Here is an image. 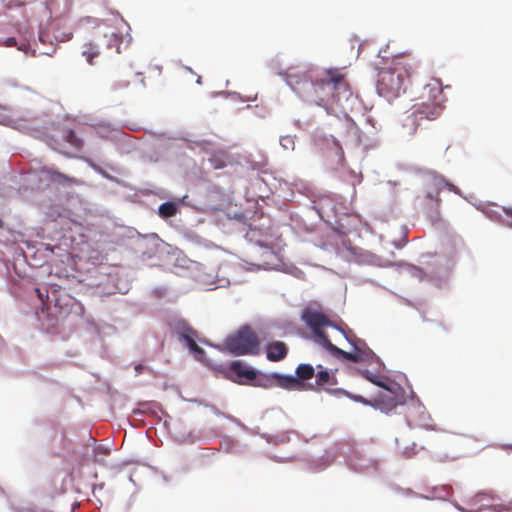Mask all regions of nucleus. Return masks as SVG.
<instances>
[{"mask_svg":"<svg viewBox=\"0 0 512 512\" xmlns=\"http://www.w3.org/2000/svg\"><path fill=\"white\" fill-rule=\"evenodd\" d=\"M427 91L429 102L414 104L403 119V127L408 134H414L424 120L433 121L440 117L444 110L443 92L439 84H428L424 87Z\"/></svg>","mask_w":512,"mask_h":512,"instance_id":"nucleus-3","label":"nucleus"},{"mask_svg":"<svg viewBox=\"0 0 512 512\" xmlns=\"http://www.w3.org/2000/svg\"><path fill=\"white\" fill-rule=\"evenodd\" d=\"M1 44H3L6 47H14L17 46L18 50L26 51L27 45L26 44H20L17 45V41L14 37H8L6 38Z\"/></svg>","mask_w":512,"mask_h":512,"instance_id":"nucleus-21","label":"nucleus"},{"mask_svg":"<svg viewBox=\"0 0 512 512\" xmlns=\"http://www.w3.org/2000/svg\"><path fill=\"white\" fill-rule=\"evenodd\" d=\"M121 43L122 37L118 34L113 32L110 34H104L85 44L83 55L89 64H94V58L100 56L102 51L114 50L116 53H120Z\"/></svg>","mask_w":512,"mask_h":512,"instance_id":"nucleus-7","label":"nucleus"},{"mask_svg":"<svg viewBox=\"0 0 512 512\" xmlns=\"http://www.w3.org/2000/svg\"><path fill=\"white\" fill-rule=\"evenodd\" d=\"M178 334L180 340L185 341L187 347L197 358L204 354V350L196 343L195 339L197 337V333L195 330L187 326L185 323H181Z\"/></svg>","mask_w":512,"mask_h":512,"instance_id":"nucleus-13","label":"nucleus"},{"mask_svg":"<svg viewBox=\"0 0 512 512\" xmlns=\"http://www.w3.org/2000/svg\"><path fill=\"white\" fill-rule=\"evenodd\" d=\"M287 83L305 101L324 107L341 104L343 99L348 100L352 95L348 83L338 70L302 74L290 71Z\"/></svg>","mask_w":512,"mask_h":512,"instance_id":"nucleus-1","label":"nucleus"},{"mask_svg":"<svg viewBox=\"0 0 512 512\" xmlns=\"http://www.w3.org/2000/svg\"><path fill=\"white\" fill-rule=\"evenodd\" d=\"M301 319L312 330L315 342L328 351L333 343L323 330L325 327L332 325L327 315L321 311L306 307L302 311Z\"/></svg>","mask_w":512,"mask_h":512,"instance_id":"nucleus-6","label":"nucleus"},{"mask_svg":"<svg viewBox=\"0 0 512 512\" xmlns=\"http://www.w3.org/2000/svg\"><path fill=\"white\" fill-rule=\"evenodd\" d=\"M36 292L48 313L56 319L69 315L76 305L75 298L58 284H48L37 288Z\"/></svg>","mask_w":512,"mask_h":512,"instance_id":"nucleus-4","label":"nucleus"},{"mask_svg":"<svg viewBox=\"0 0 512 512\" xmlns=\"http://www.w3.org/2000/svg\"><path fill=\"white\" fill-rule=\"evenodd\" d=\"M64 1V4H65V12H68L70 11L72 5H73V0H63Z\"/></svg>","mask_w":512,"mask_h":512,"instance_id":"nucleus-23","label":"nucleus"},{"mask_svg":"<svg viewBox=\"0 0 512 512\" xmlns=\"http://www.w3.org/2000/svg\"><path fill=\"white\" fill-rule=\"evenodd\" d=\"M418 62L411 56H396L388 68L378 73L377 92L391 102L405 92V84L415 74Z\"/></svg>","mask_w":512,"mask_h":512,"instance_id":"nucleus-2","label":"nucleus"},{"mask_svg":"<svg viewBox=\"0 0 512 512\" xmlns=\"http://www.w3.org/2000/svg\"><path fill=\"white\" fill-rule=\"evenodd\" d=\"M355 399H356L357 401H359V402H364V399H363L361 396H358V397H356Z\"/></svg>","mask_w":512,"mask_h":512,"instance_id":"nucleus-24","label":"nucleus"},{"mask_svg":"<svg viewBox=\"0 0 512 512\" xmlns=\"http://www.w3.org/2000/svg\"><path fill=\"white\" fill-rule=\"evenodd\" d=\"M346 338L353 346L354 351L346 352V351L338 348L336 345L332 344L328 351L334 357H336L338 359L355 362V363L365 362V361H369L370 359H372L374 353L367 346L365 341H363L355 336L353 338H349L346 336Z\"/></svg>","mask_w":512,"mask_h":512,"instance_id":"nucleus-8","label":"nucleus"},{"mask_svg":"<svg viewBox=\"0 0 512 512\" xmlns=\"http://www.w3.org/2000/svg\"><path fill=\"white\" fill-rule=\"evenodd\" d=\"M229 371L236 376L235 381L240 384H251L257 378V371L244 365L241 361H233Z\"/></svg>","mask_w":512,"mask_h":512,"instance_id":"nucleus-12","label":"nucleus"},{"mask_svg":"<svg viewBox=\"0 0 512 512\" xmlns=\"http://www.w3.org/2000/svg\"><path fill=\"white\" fill-rule=\"evenodd\" d=\"M81 21H86L87 23L94 24V25H97V23H98V20L93 17H86L84 19H81Z\"/></svg>","mask_w":512,"mask_h":512,"instance_id":"nucleus-22","label":"nucleus"},{"mask_svg":"<svg viewBox=\"0 0 512 512\" xmlns=\"http://www.w3.org/2000/svg\"><path fill=\"white\" fill-rule=\"evenodd\" d=\"M316 384L319 387L333 386L337 384V380L334 374L330 373L327 369H324L322 365L316 366Z\"/></svg>","mask_w":512,"mask_h":512,"instance_id":"nucleus-16","label":"nucleus"},{"mask_svg":"<svg viewBox=\"0 0 512 512\" xmlns=\"http://www.w3.org/2000/svg\"><path fill=\"white\" fill-rule=\"evenodd\" d=\"M177 213V207L174 203L165 202L159 207V215L163 218L173 217Z\"/></svg>","mask_w":512,"mask_h":512,"instance_id":"nucleus-18","label":"nucleus"},{"mask_svg":"<svg viewBox=\"0 0 512 512\" xmlns=\"http://www.w3.org/2000/svg\"><path fill=\"white\" fill-rule=\"evenodd\" d=\"M441 188L438 185H434L432 188L428 189L426 195L423 199V205L426 208V213L432 222H437L440 220L439 206L441 199L439 198V193Z\"/></svg>","mask_w":512,"mask_h":512,"instance_id":"nucleus-11","label":"nucleus"},{"mask_svg":"<svg viewBox=\"0 0 512 512\" xmlns=\"http://www.w3.org/2000/svg\"><path fill=\"white\" fill-rule=\"evenodd\" d=\"M282 140H286V141L291 142V139L289 137L282 138Z\"/></svg>","mask_w":512,"mask_h":512,"instance_id":"nucleus-25","label":"nucleus"},{"mask_svg":"<svg viewBox=\"0 0 512 512\" xmlns=\"http://www.w3.org/2000/svg\"><path fill=\"white\" fill-rule=\"evenodd\" d=\"M364 376L372 383L386 389L385 392L379 393L375 398V404L377 408H379L381 411L385 413H389L390 411L395 409L396 406L398 405V400L395 394L389 388H386L384 383L378 380V377L369 376L368 371L364 373Z\"/></svg>","mask_w":512,"mask_h":512,"instance_id":"nucleus-10","label":"nucleus"},{"mask_svg":"<svg viewBox=\"0 0 512 512\" xmlns=\"http://www.w3.org/2000/svg\"><path fill=\"white\" fill-rule=\"evenodd\" d=\"M288 353V347L284 342L273 341L266 347V357L269 361L277 362L283 360Z\"/></svg>","mask_w":512,"mask_h":512,"instance_id":"nucleus-14","label":"nucleus"},{"mask_svg":"<svg viewBox=\"0 0 512 512\" xmlns=\"http://www.w3.org/2000/svg\"><path fill=\"white\" fill-rule=\"evenodd\" d=\"M502 224L512 229V207H503Z\"/></svg>","mask_w":512,"mask_h":512,"instance_id":"nucleus-20","label":"nucleus"},{"mask_svg":"<svg viewBox=\"0 0 512 512\" xmlns=\"http://www.w3.org/2000/svg\"><path fill=\"white\" fill-rule=\"evenodd\" d=\"M295 376H276L278 387L286 390H303L304 381L310 380L315 375V368L310 364H299L295 370Z\"/></svg>","mask_w":512,"mask_h":512,"instance_id":"nucleus-9","label":"nucleus"},{"mask_svg":"<svg viewBox=\"0 0 512 512\" xmlns=\"http://www.w3.org/2000/svg\"><path fill=\"white\" fill-rule=\"evenodd\" d=\"M64 138L66 142H68L75 149H81L83 146V141L77 137L73 130H66L64 133Z\"/></svg>","mask_w":512,"mask_h":512,"instance_id":"nucleus-19","label":"nucleus"},{"mask_svg":"<svg viewBox=\"0 0 512 512\" xmlns=\"http://www.w3.org/2000/svg\"><path fill=\"white\" fill-rule=\"evenodd\" d=\"M3 226H4V223H3V221L0 219V228H3Z\"/></svg>","mask_w":512,"mask_h":512,"instance_id":"nucleus-26","label":"nucleus"},{"mask_svg":"<svg viewBox=\"0 0 512 512\" xmlns=\"http://www.w3.org/2000/svg\"><path fill=\"white\" fill-rule=\"evenodd\" d=\"M226 347L235 355H256L260 341L251 327L243 326L226 340Z\"/></svg>","mask_w":512,"mask_h":512,"instance_id":"nucleus-5","label":"nucleus"},{"mask_svg":"<svg viewBox=\"0 0 512 512\" xmlns=\"http://www.w3.org/2000/svg\"><path fill=\"white\" fill-rule=\"evenodd\" d=\"M43 173L46 174L47 178L55 183L61 184V185H80L81 181L74 177H69L65 174H62L61 172L53 169V168H44Z\"/></svg>","mask_w":512,"mask_h":512,"instance_id":"nucleus-15","label":"nucleus"},{"mask_svg":"<svg viewBox=\"0 0 512 512\" xmlns=\"http://www.w3.org/2000/svg\"><path fill=\"white\" fill-rule=\"evenodd\" d=\"M276 376H282V375L279 373H272L270 375H258L257 374L256 380H254L252 383L254 385L265 387V388H270V387H274V386L278 387V381L275 378Z\"/></svg>","mask_w":512,"mask_h":512,"instance_id":"nucleus-17","label":"nucleus"}]
</instances>
